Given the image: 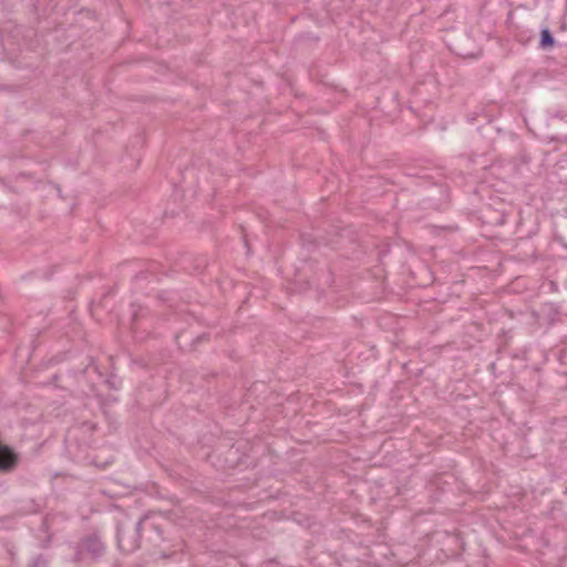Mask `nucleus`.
Instances as JSON below:
<instances>
[{"mask_svg":"<svg viewBox=\"0 0 567 567\" xmlns=\"http://www.w3.org/2000/svg\"><path fill=\"white\" fill-rule=\"evenodd\" d=\"M75 563H92L101 559L106 553V545L97 533H91L82 537L73 546Z\"/></svg>","mask_w":567,"mask_h":567,"instance_id":"1","label":"nucleus"},{"mask_svg":"<svg viewBox=\"0 0 567 567\" xmlns=\"http://www.w3.org/2000/svg\"><path fill=\"white\" fill-rule=\"evenodd\" d=\"M145 522L146 517L140 518L136 523L128 519L117 522L116 539L121 551L131 554L140 548L141 529Z\"/></svg>","mask_w":567,"mask_h":567,"instance_id":"2","label":"nucleus"},{"mask_svg":"<svg viewBox=\"0 0 567 567\" xmlns=\"http://www.w3.org/2000/svg\"><path fill=\"white\" fill-rule=\"evenodd\" d=\"M19 463V455L9 445L0 442V473L12 472Z\"/></svg>","mask_w":567,"mask_h":567,"instance_id":"3","label":"nucleus"},{"mask_svg":"<svg viewBox=\"0 0 567 567\" xmlns=\"http://www.w3.org/2000/svg\"><path fill=\"white\" fill-rule=\"evenodd\" d=\"M555 44V38L548 28L540 31L539 48L542 50H549Z\"/></svg>","mask_w":567,"mask_h":567,"instance_id":"4","label":"nucleus"},{"mask_svg":"<svg viewBox=\"0 0 567 567\" xmlns=\"http://www.w3.org/2000/svg\"><path fill=\"white\" fill-rule=\"evenodd\" d=\"M49 559L44 555H38L29 567H48Z\"/></svg>","mask_w":567,"mask_h":567,"instance_id":"5","label":"nucleus"},{"mask_svg":"<svg viewBox=\"0 0 567 567\" xmlns=\"http://www.w3.org/2000/svg\"><path fill=\"white\" fill-rule=\"evenodd\" d=\"M106 382L110 385V388L117 389L115 381L112 378H110Z\"/></svg>","mask_w":567,"mask_h":567,"instance_id":"6","label":"nucleus"},{"mask_svg":"<svg viewBox=\"0 0 567 567\" xmlns=\"http://www.w3.org/2000/svg\"><path fill=\"white\" fill-rule=\"evenodd\" d=\"M152 528L157 533V535L162 536V529L157 525H152Z\"/></svg>","mask_w":567,"mask_h":567,"instance_id":"7","label":"nucleus"}]
</instances>
